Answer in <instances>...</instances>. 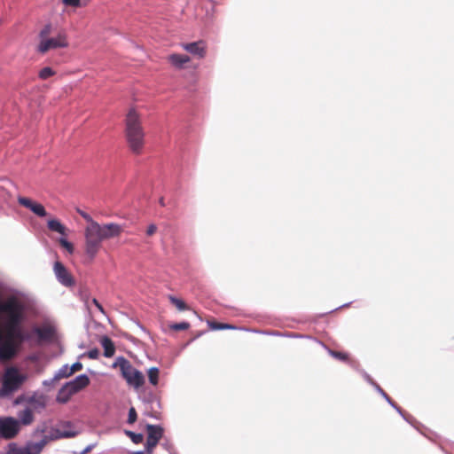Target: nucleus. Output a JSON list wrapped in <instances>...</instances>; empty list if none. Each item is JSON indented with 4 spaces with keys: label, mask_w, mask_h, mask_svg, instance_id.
Returning <instances> with one entry per match:
<instances>
[{
    "label": "nucleus",
    "mask_w": 454,
    "mask_h": 454,
    "mask_svg": "<svg viewBox=\"0 0 454 454\" xmlns=\"http://www.w3.org/2000/svg\"><path fill=\"white\" fill-rule=\"evenodd\" d=\"M25 307L15 296L0 302V360L9 361L19 352L28 334L22 327Z\"/></svg>",
    "instance_id": "1"
},
{
    "label": "nucleus",
    "mask_w": 454,
    "mask_h": 454,
    "mask_svg": "<svg viewBox=\"0 0 454 454\" xmlns=\"http://www.w3.org/2000/svg\"><path fill=\"white\" fill-rule=\"evenodd\" d=\"M145 135L140 115L135 109H130L125 120V137L128 146L133 153H142Z\"/></svg>",
    "instance_id": "2"
},
{
    "label": "nucleus",
    "mask_w": 454,
    "mask_h": 454,
    "mask_svg": "<svg viewBox=\"0 0 454 454\" xmlns=\"http://www.w3.org/2000/svg\"><path fill=\"white\" fill-rule=\"evenodd\" d=\"M51 32V25H45L39 33L40 43L37 45V51L46 53L50 50L68 47L67 35L65 31H60L55 37H49Z\"/></svg>",
    "instance_id": "3"
},
{
    "label": "nucleus",
    "mask_w": 454,
    "mask_h": 454,
    "mask_svg": "<svg viewBox=\"0 0 454 454\" xmlns=\"http://www.w3.org/2000/svg\"><path fill=\"white\" fill-rule=\"evenodd\" d=\"M27 380V375L20 373L16 367L6 369L2 380L0 396H7L18 391Z\"/></svg>",
    "instance_id": "4"
},
{
    "label": "nucleus",
    "mask_w": 454,
    "mask_h": 454,
    "mask_svg": "<svg viewBox=\"0 0 454 454\" xmlns=\"http://www.w3.org/2000/svg\"><path fill=\"white\" fill-rule=\"evenodd\" d=\"M113 367L120 368L121 376L129 386L139 388L145 384V377L143 373L134 368L131 363L125 357H117L115 362L113 364Z\"/></svg>",
    "instance_id": "5"
},
{
    "label": "nucleus",
    "mask_w": 454,
    "mask_h": 454,
    "mask_svg": "<svg viewBox=\"0 0 454 454\" xmlns=\"http://www.w3.org/2000/svg\"><path fill=\"white\" fill-rule=\"evenodd\" d=\"M99 223H91V225H87L84 231L85 237V254L93 261L97 254L101 248L102 239L99 235Z\"/></svg>",
    "instance_id": "6"
},
{
    "label": "nucleus",
    "mask_w": 454,
    "mask_h": 454,
    "mask_svg": "<svg viewBox=\"0 0 454 454\" xmlns=\"http://www.w3.org/2000/svg\"><path fill=\"white\" fill-rule=\"evenodd\" d=\"M47 442L46 437L36 442H28L23 447L12 442L9 444L5 454H40Z\"/></svg>",
    "instance_id": "7"
},
{
    "label": "nucleus",
    "mask_w": 454,
    "mask_h": 454,
    "mask_svg": "<svg viewBox=\"0 0 454 454\" xmlns=\"http://www.w3.org/2000/svg\"><path fill=\"white\" fill-rule=\"evenodd\" d=\"M20 431V422L12 417L0 418V436L4 439H13Z\"/></svg>",
    "instance_id": "8"
},
{
    "label": "nucleus",
    "mask_w": 454,
    "mask_h": 454,
    "mask_svg": "<svg viewBox=\"0 0 454 454\" xmlns=\"http://www.w3.org/2000/svg\"><path fill=\"white\" fill-rule=\"evenodd\" d=\"M147 440L145 443V449L148 453H152L154 448L157 446L159 441L163 436V429L160 426L147 425Z\"/></svg>",
    "instance_id": "9"
},
{
    "label": "nucleus",
    "mask_w": 454,
    "mask_h": 454,
    "mask_svg": "<svg viewBox=\"0 0 454 454\" xmlns=\"http://www.w3.org/2000/svg\"><path fill=\"white\" fill-rule=\"evenodd\" d=\"M54 273L57 279L65 286H72L74 285V279L64 264L60 262L54 263Z\"/></svg>",
    "instance_id": "10"
},
{
    "label": "nucleus",
    "mask_w": 454,
    "mask_h": 454,
    "mask_svg": "<svg viewBox=\"0 0 454 454\" xmlns=\"http://www.w3.org/2000/svg\"><path fill=\"white\" fill-rule=\"evenodd\" d=\"M122 231V227L120 224L114 223H110L103 225L99 224L98 232L102 240L119 237Z\"/></svg>",
    "instance_id": "11"
},
{
    "label": "nucleus",
    "mask_w": 454,
    "mask_h": 454,
    "mask_svg": "<svg viewBox=\"0 0 454 454\" xmlns=\"http://www.w3.org/2000/svg\"><path fill=\"white\" fill-rule=\"evenodd\" d=\"M182 48L198 59H203L207 54V44L202 40L189 43H183Z\"/></svg>",
    "instance_id": "12"
},
{
    "label": "nucleus",
    "mask_w": 454,
    "mask_h": 454,
    "mask_svg": "<svg viewBox=\"0 0 454 454\" xmlns=\"http://www.w3.org/2000/svg\"><path fill=\"white\" fill-rule=\"evenodd\" d=\"M18 202L20 205L30 209L34 214L40 217H44L47 215V212L44 207L40 203L33 201L29 198L19 197Z\"/></svg>",
    "instance_id": "13"
},
{
    "label": "nucleus",
    "mask_w": 454,
    "mask_h": 454,
    "mask_svg": "<svg viewBox=\"0 0 454 454\" xmlns=\"http://www.w3.org/2000/svg\"><path fill=\"white\" fill-rule=\"evenodd\" d=\"M90 378L86 374H81L74 380L67 382V385L74 394L78 393L90 385Z\"/></svg>",
    "instance_id": "14"
},
{
    "label": "nucleus",
    "mask_w": 454,
    "mask_h": 454,
    "mask_svg": "<svg viewBox=\"0 0 454 454\" xmlns=\"http://www.w3.org/2000/svg\"><path fill=\"white\" fill-rule=\"evenodd\" d=\"M27 407H32V411L43 410L46 407L47 399L43 395L34 394L27 399Z\"/></svg>",
    "instance_id": "15"
},
{
    "label": "nucleus",
    "mask_w": 454,
    "mask_h": 454,
    "mask_svg": "<svg viewBox=\"0 0 454 454\" xmlns=\"http://www.w3.org/2000/svg\"><path fill=\"white\" fill-rule=\"evenodd\" d=\"M20 426H29L35 420L34 411L32 407L26 406L23 410L18 412V419Z\"/></svg>",
    "instance_id": "16"
},
{
    "label": "nucleus",
    "mask_w": 454,
    "mask_h": 454,
    "mask_svg": "<svg viewBox=\"0 0 454 454\" xmlns=\"http://www.w3.org/2000/svg\"><path fill=\"white\" fill-rule=\"evenodd\" d=\"M168 62L177 68H183L184 66L191 61L187 55L174 53L168 57Z\"/></svg>",
    "instance_id": "17"
},
{
    "label": "nucleus",
    "mask_w": 454,
    "mask_h": 454,
    "mask_svg": "<svg viewBox=\"0 0 454 454\" xmlns=\"http://www.w3.org/2000/svg\"><path fill=\"white\" fill-rule=\"evenodd\" d=\"M100 343L104 348V356L106 357H112L115 353V346L113 340L107 336H103Z\"/></svg>",
    "instance_id": "18"
},
{
    "label": "nucleus",
    "mask_w": 454,
    "mask_h": 454,
    "mask_svg": "<svg viewBox=\"0 0 454 454\" xmlns=\"http://www.w3.org/2000/svg\"><path fill=\"white\" fill-rule=\"evenodd\" d=\"M74 394L71 392L67 383L59 390L56 401L59 403H67Z\"/></svg>",
    "instance_id": "19"
},
{
    "label": "nucleus",
    "mask_w": 454,
    "mask_h": 454,
    "mask_svg": "<svg viewBox=\"0 0 454 454\" xmlns=\"http://www.w3.org/2000/svg\"><path fill=\"white\" fill-rule=\"evenodd\" d=\"M35 333L42 340H51L53 338L54 331L51 327H37Z\"/></svg>",
    "instance_id": "20"
},
{
    "label": "nucleus",
    "mask_w": 454,
    "mask_h": 454,
    "mask_svg": "<svg viewBox=\"0 0 454 454\" xmlns=\"http://www.w3.org/2000/svg\"><path fill=\"white\" fill-rule=\"evenodd\" d=\"M48 228L52 231L66 235V227L59 220L52 219L48 221Z\"/></svg>",
    "instance_id": "21"
},
{
    "label": "nucleus",
    "mask_w": 454,
    "mask_h": 454,
    "mask_svg": "<svg viewBox=\"0 0 454 454\" xmlns=\"http://www.w3.org/2000/svg\"><path fill=\"white\" fill-rule=\"evenodd\" d=\"M207 325L211 330H230V329H236V326L225 324V323H218L215 321H207Z\"/></svg>",
    "instance_id": "22"
},
{
    "label": "nucleus",
    "mask_w": 454,
    "mask_h": 454,
    "mask_svg": "<svg viewBox=\"0 0 454 454\" xmlns=\"http://www.w3.org/2000/svg\"><path fill=\"white\" fill-rule=\"evenodd\" d=\"M160 371L157 367H152L148 370V379L152 385L156 386L159 381Z\"/></svg>",
    "instance_id": "23"
},
{
    "label": "nucleus",
    "mask_w": 454,
    "mask_h": 454,
    "mask_svg": "<svg viewBox=\"0 0 454 454\" xmlns=\"http://www.w3.org/2000/svg\"><path fill=\"white\" fill-rule=\"evenodd\" d=\"M168 300L174 306L177 308V309L181 311L188 309V306L183 300L178 299L173 295H169Z\"/></svg>",
    "instance_id": "24"
},
{
    "label": "nucleus",
    "mask_w": 454,
    "mask_h": 454,
    "mask_svg": "<svg viewBox=\"0 0 454 454\" xmlns=\"http://www.w3.org/2000/svg\"><path fill=\"white\" fill-rule=\"evenodd\" d=\"M70 367H68L67 365H64L62 368H60L59 370V372L56 373V375L54 376V380H59L61 379H65V378H68L70 377L72 374L69 373L70 372V370H69Z\"/></svg>",
    "instance_id": "25"
},
{
    "label": "nucleus",
    "mask_w": 454,
    "mask_h": 454,
    "mask_svg": "<svg viewBox=\"0 0 454 454\" xmlns=\"http://www.w3.org/2000/svg\"><path fill=\"white\" fill-rule=\"evenodd\" d=\"M330 355L338 359V360H340L342 362H348L349 361V355L348 353H345V352H340V351H335V350H330Z\"/></svg>",
    "instance_id": "26"
},
{
    "label": "nucleus",
    "mask_w": 454,
    "mask_h": 454,
    "mask_svg": "<svg viewBox=\"0 0 454 454\" xmlns=\"http://www.w3.org/2000/svg\"><path fill=\"white\" fill-rule=\"evenodd\" d=\"M54 74H55V71L51 67H49L42 68L39 72V77L42 80H46Z\"/></svg>",
    "instance_id": "27"
},
{
    "label": "nucleus",
    "mask_w": 454,
    "mask_h": 454,
    "mask_svg": "<svg viewBox=\"0 0 454 454\" xmlns=\"http://www.w3.org/2000/svg\"><path fill=\"white\" fill-rule=\"evenodd\" d=\"M169 328L174 331H184L190 328L188 322L175 323L169 325Z\"/></svg>",
    "instance_id": "28"
},
{
    "label": "nucleus",
    "mask_w": 454,
    "mask_h": 454,
    "mask_svg": "<svg viewBox=\"0 0 454 454\" xmlns=\"http://www.w3.org/2000/svg\"><path fill=\"white\" fill-rule=\"evenodd\" d=\"M128 434L135 443H141L143 442L144 437L141 434L128 432Z\"/></svg>",
    "instance_id": "29"
},
{
    "label": "nucleus",
    "mask_w": 454,
    "mask_h": 454,
    "mask_svg": "<svg viewBox=\"0 0 454 454\" xmlns=\"http://www.w3.org/2000/svg\"><path fill=\"white\" fill-rule=\"evenodd\" d=\"M76 211H77V213H78V214H79V215H81V216H82L85 221H87V222L89 223V224H88V225H91V223H97V222H96V221H94V220L91 218V216H90L89 214H87L86 212H84V211H82V210H81V209H79V208H77V210H76Z\"/></svg>",
    "instance_id": "30"
},
{
    "label": "nucleus",
    "mask_w": 454,
    "mask_h": 454,
    "mask_svg": "<svg viewBox=\"0 0 454 454\" xmlns=\"http://www.w3.org/2000/svg\"><path fill=\"white\" fill-rule=\"evenodd\" d=\"M59 243L60 245L66 248L70 254H72L74 252V246L72 243H70L69 241H67V239H61L59 240Z\"/></svg>",
    "instance_id": "31"
},
{
    "label": "nucleus",
    "mask_w": 454,
    "mask_h": 454,
    "mask_svg": "<svg viewBox=\"0 0 454 454\" xmlns=\"http://www.w3.org/2000/svg\"><path fill=\"white\" fill-rule=\"evenodd\" d=\"M137 415L135 408L131 407L129 411L128 423L133 424L137 420Z\"/></svg>",
    "instance_id": "32"
},
{
    "label": "nucleus",
    "mask_w": 454,
    "mask_h": 454,
    "mask_svg": "<svg viewBox=\"0 0 454 454\" xmlns=\"http://www.w3.org/2000/svg\"><path fill=\"white\" fill-rule=\"evenodd\" d=\"M86 356L90 359H98L99 356V350L98 348H92L87 352Z\"/></svg>",
    "instance_id": "33"
},
{
    "label": "nucleus",
    "mask_w": 454,
    "mask_h": 454,
    "mask_svg": "<svg viewBox=\"0 0 454 454\" xmlns=\"http://www.w3.org/2000/svg\"><path fill=\"white\" fill-rule=\"evenodd\" d=\"M82 369V364L80 363V362H76L74 363L70 368V372L72 375L76 372H79Z\"/></svg>",
    "instance_id": "34"
},
{
    "label": "nucleus",
    "mask_w": 454,
    "mask_h": 454,
    "mask_svg": "<svg viewBox=\"0 0 454 454\" xmlns=\"http://www.w3.org/2000/svg\"><path fill=\"white\" fill-rule=\"evenodd\" d=\"M63 3L67 6L78 7L81 0H63Z\"/></svg>",
    "instance_id": "35"
},
{
    "label": "nucleus",
    "mask_w": 454,
    "mask_h": 454,
    "mask_svg": "<svg viewBox=\"0 0 454 454\" xmlns=\"http://www.w3.org/2000/svg\"><path fill=\"white\" fill-rule=\"evenodd\" d=\"M157 229L158 228L154 223L150 224L146 230L147 236H153V234H155V232L157 231Z\"/></svg>",
    "instance_id": "36"
},
{
    "label": "nucleus",
    "mask_w": 454,
    "mask_h": 454,
    "mask_svg": "<svg viewBox=\"0 0 454 454\" xmlns=\"http://www.w3.org/2000/svg\"><path fill=\"white\" fill-rule=\"evenodd\" d=\"M92 303L97 307V309L102 313V314H106V311L104 309V308L102 307V305L98 302V301L96 299V298H93L92 299Z\"/></svg>",
    "instance_id": "37"
},
{
    "label": "nucleus",
    "mask_w": 454,
    "mask_h": 454,
    "mask_svg": "<svg viewBox=\"0 0 454 454\" xmlns=\"http://www.w3.org/2000/svg\"><path fill=\"white\" fill-rule=\"evenodd\" d=\"M61 435L66 438L74 437L76 435V432L74 431H64Z\"/></svg>",
    "instance_id": "38"
},
{
    "label": "nucleus",
    "mask_w": 454,
    "mask_h": 454,
    "mask_svg": "<svg viewBox=\"0 0 454 454\" xmlns=\"http://www.w3.org/2000/svg\"><path fill=\"white\" fill-rule=\"evenodd\" d=\"M91 449H92V446H88V447L83 450V452H82V453H88L89 451H90V450H91Z\"/></svg>",
    "instance_id": "39"
},
{
    "label": "nucleus",
    "mask_w": 454,
    "mask_h": 454,
    "mask_svg": "<svg viewBox=\"0 0 454 454\" xmlns=\"http://www.w3.org/2000/svg\"><path fill=\"white\" fill-rule=\"evenodd\" d=\"M22 400V397H18L15 401L16 403H20Z\"/></svg>",
    "instance_id": "40"
},
{
    "label": "nucleus",
    "mask_w": 454,
    "mask_h": 454,
    "mask_svg": "<svg viewBox=\"0 0 454 454\" xmlns=\"http://www.w3.org/2000/svg\"><path fill=\"white\" fill-rule=\"evenodd\" d=\"M160 205H161V206H164V205H165V204H164V201H163V199H160Z\"/></svg>",
    "instance_id": "41"
},
{
    "label": "nucleus",
    "mask_w": 454,
    "mask_h": 454,
    "mask_svg": "<svg viewBox=\"0 0 454 454\" xmlns=\"http://www.w3.org/2000/svg\"><path fill=\"white\" fill-rule=\"evenodd\" d=\"M135 454H144V453H143V452H137V453H135Z\"/></svg>",
    "instance_id": "42"
}]
</instances>
